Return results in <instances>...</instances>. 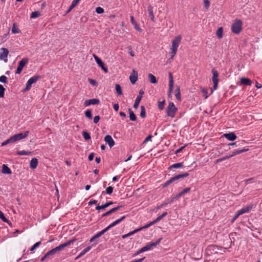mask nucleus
<instances>
[{
  "label": "nucleus",
  "mask_w": 262,
  "mask_h": 262,
  "mask_svg": "<svg viewBox=\"0 0 262 262\" xmlns=\"http://www.w3.org/2000/svg\"><path fill=\"white\" fill-rule=\"evenodd\" d=\"M181 39L182 37L181 35H178L176 37H175L174 39L172 41V45L170 49V59H172L174 56L176 55L178 50V48L181 42Z\"/></svg>",
  "instance_id": "f257e3e1"
},
{
  "label": "nucleus",
  "mask_w": 262,
  "mask_h": 262,
  "mask_svg": "<svg viewBox=\"0 0 262 262\" xmlns=\"http://www.w3.org/2000/svg\"><path fill=\"white\" fill-rule=\"evenodd\" d=\"M76 241L75 238L72 239L71 240H69V241L60 244L59 246L56 247L55 248L52 249V250H50L48 252V254L50 255V256L54 255L57 252L62 250L65 247L70 245L71 244H73L75 241Z\"/></svg>",
  "instance_id": "f03ea898"
},
{
  "label": "nucleus",
  "mask_w": 262,
  "mask_h": 262,
  "mask_svg": "<svg viewBox=\"0 0 262 262\" xmlns=\"http://www.w3.org/2000/svg\"><path fill=\"white\" fill-rule=\"evenodd\" d=\"M242 21L240 19H236L231 26L232 32L235 34H239L242 29Z\"/></svg>",
  "instance_id": "7ed1b4c3"
},
{
  "label": "nucleus",
  "mask_w": 262,
  "mask_h": 262,
  "mask_svg": "<svg viewBox=\"0 0 262 262\" xmlns=\"http://www.w3.org/2000/svg\"><path fill=\"white\" fill-rule=\"evenodd\" d=\"M211 72L212 73V81L213 84V88L211 89V93H212L214 90L217 88L219 83V73L217 70L214 68L212 69Z\"/></svg>",
  "instance_id": "20e7f679"
},
{
  "label": "nucleus",
  "mask_w": 262,
  "mask_h": 262,
  "mask_svg": "<svg viewBox=\"0 0 262 262\" xmlns=\"http://www.w3.org/2000/svg\"><path fill=\"white\" fill-rule=\"evenodd\" d=\"M29 133V131H26L24 133H20L17 134H15L14 136L11 137V140L13 143H14L17 141H19L26 138L28 136Z\"/></svg>",
  "instance_id": "39448f33"
},
{
  "label": "nucleus",
  "mask_w": 262,
  "mask_h": 262,
  "mask_svg": "<svg viewBox=\"0 0 262 262\" xmlns=\"http://www.w3.org/2000/svg\"><path fill=\"white\" fill-rule=\"evenodd\" d=\"M177 111V108L175 106L173 102H170L167 108V114L168 116L171 118L174 117L175 114Z\"/></svg>",
  "instance_id": "423d86ee"
},
{
  "label": "nucleus",
  "mask_w": 262,
  "mask_h": 262,
  "mask_svg": "<svg viewBox=\"0 0 262 262\" xmlns=\"http://www.w3.org/2000/svg\"><path fill=\"white\" fill-rule=\"evenodd\" d=\"M39 78L40 76L39 75H35L34 76L31 77L28 80L24 91H28L30 90L32 87V85L35 83Z\"/></svg>",
  "instance_id": "0eeeda50"
},
{
  "label": "nucleus",
  "mask_w": 262,
  "mask_h": 262,
  "mask_svg": "<svg viewBox=\"0 0 262 262\" xmlns=\"http://www.w3.org/2000/svg\"><path fill=\"white\" fill-rule=\"evenodd\" d=\"M162 238H160L158 239L157 241L155 242H151L150 243L147 244L146 246L142 247L141 249H142L143 252H145L148 250H150L151 249V248L154 247H156L159 244L161 241Z\"/></svg>",
  "instance_id": "6e6552de"
},
{
  "label": "nucleus",
  "mask_w": 262,
  "mask_h": 262,
  "mask_svg": "<svg viewBox=\"0 0 262 262\" xmlns=\"http://www.w3.org/2000/svg\"><path fill=\"white\" fill-rule=\"evenodd\" d=\"M28 59L27 58H23V59H21L19 62L17 70L15 72V74H19L21 72L23 68L28 63Z\"/></svg>",
  "instance_id": "1a4fd4ad"
},
{
  "label": "nucleus",
  "mask_w": 262,
  "mask_h": 262,
  "mask_svg": "<svg viewBox=\"0 0 262 262\" xmlns=\"http://www.w3.org/2000/svg\"><path fill=\"white\" fill-rule=\"evenodd\" d=\"M9 54V51L7 48H2L0 49V60L7 62V57Z\"/></svg>",
  "instance_id": "9d476101"
},
{
  "label": "nucleus",
  "mask_w": 262,
  "mask_h": 262,
  "mask_svg": "<svg viewBox=\"0 0 262 262\" xmlns=\"http://www.w3.org/2000/svg\"><path fill=\"white\" fill-rule=\"evenodd\" d=\"M168 75H169L168 94L169 95H170L173 91L174 81H173V77H172V74L171 72L169 73Z\"/></svg>",
  "instance_id": "9b49d317"
},
{
  "label": "nucleus",
  "mask_w": 262,
  "mask_h": 262,
  "mask_svg": "<svg viewBox=\"0 0 262 262\" xmlns=\"http://www.w3.org/2000/svg\"><path fill=\"white\" fill-rule=\"evenodd\" d=\"M144 91L143 90H140L138 96L137 97L135 102L134 104V107L137 108L139 104V103L142 98L143 95L144 94Z\"/></svg>",
  "instance_id": "f8f14e48"
},
{
  "label": "nucleus",
  "mask_w": 262,
  "mask_h": 262,
  "mask_svg": "<svg viewBox=\"0 0 262 262\" xmlns=\"http://www.w3.org/2000/svg\"><path fill=\"white\" fill-rule=\"evenodd\" d=\"M138 79V72L133 70L129 76V80L132 84H135Z\"/></svg>",
  "instance_id": "ddd939ff"
},
{
  "label": "nucleus",
  "mask_w": 262,
  "mask_h": 262,
  "mask_svg": "<svg viewBox=\"0 0 262 262\" xmlns=\"http://www.w3.org/2000/svg\"><path fill=\"white\" fill-rule=\"evenodd\" d=\"M188 176H189V173L188 172H185V173H184L182 174H180L177 175L169 179V181L171 184L172 183L175 182L176 181H177L181 178H184L187 177Z\"/></svg>",
  "instance_id": "4468645a"
},
{
  "label": "nucleus",
  "mask_w": 262,
  "mask_h": 262,
  "mask_svg": "<svg viewBox=\"0 0 262 262\" xmlns=\"http://www.w3.org/2000/svg\"><path fill=\"white\" fill-rule=\"evenodd\" d=\"M98 242H96L95 244H93L92 245V246H88L86 248H85L84 249H83L78 255V256L76 257L75 259L77 260L78 259V258H79L80 257H82L83 255H84L86 252H88V251H89L92 247L94 246H95L97 244Z\"/></svg>",
  "instance_id": "2eb2a0df"
},
{
  "label": "nucleus",
  "mask_w": 262,
  "mask_h": 262,
  "mask_svg": "<svg viewBox=\"0 0 262 262\" xmlns=\"http://www.w3.org/2000/svg\"><path fill=\"white\" fill-rule=\"evenodd\" d=\"M100 103V100L98 99H91L89 100H86L84 101V105L85 106H88L90 105H96Z\"/></svg>",
  "instance_id": "dca6fc26"
},
{
  "label": "nucleus",
  "mask_w": 262,
  "mask_h": 262,
  "mask_svg": "<svg viewBox=\"0 0 262 262\" xmlns=\"http://www.w3.org/2000/svg\"><path fill=\"white\" fill-rule=\"evenodd\" d=\"M108 230L107 229V228L106 227L105 228H104V229H103L102 230H101V231L98 232L97 233H96L95 235H94L90 239V242H93L94 241H95L97 238H98V237H100L102 235H103L104 233H105L107 231H108Z\"/></svg>",
  "instance_id": "f3484780"
},
{
  "label": "nucleus",
  "mask_w": 262,
  "mask_h": 262,
  "mask_svg": "<svg viewBox=\"0 0 262 262\" xmlns=\"http://www.w3.org/2000/svg\"><path fill=\"white\" fill-rule=\"evenodd\" d=\"M253 208L252 205H250L248 206H246L244 208H243L242 209L238 210L237 211L238 214L239 215H242L244 213H248Z\"/></svg>",
  "instance_id": "a211bd4d"
},
{
  "label": "nucleus",
  "mask_w": 262,
  "mask_h": 262,
  "mask_svg": "<svg viewBox=\"0 0 262 262\" xmlns=\"http://www.w3.org/2000/svg\"><path fill=\"white\" fill-rule=\"evenodd\" d=\"M223 136L229 141H234L236 139V135L233 132L224 134Z\"/></svg>",
  "instance_id": "6ab92c4d"
},
{
  "label": "nucleus",
  "mask_w": 262,
  "mask_h": 262,
  "mask_svg": "<svg viewBox=\"0 0 262 262\" xmlns=\"http://www.w3.org/2000/svg\"><path fill=\"white\" fill-rule=\"evenodd\" d=\"M104 141L108 144L109 146L111 148L115 145V142L112 137L110 135H106L104 137Z\"/></svg>",
  "instance_id": "aec40b11"
},
{
  "label": "nucleus",
  "mask_w": 262,
  "mask_h": 262,
  "mask_svg": "<svg viewBox=\"0 0 262 262\" xmlns=\"http://www.w3.org/2000/svg\"><path fill=\"white\" fill-rule=\"evenodd\" d=\"M114 203H115L113 201H109L102 205H97L96 207V209L97 210H103L105 209L106 208L108 207V206H110V205L114 204Z\"/></svg>",
  "instance_id": "412c9836"
},
{
  "label": "nucleus",
  "mask_w": 262,
  "mask_h": 262,
  "mask_svg": "<svg viewBox=\"0 0 262 262\" xmlns=\"http://www.w3.org/2000/svg\"><path fill=\"white\" fill-rule=\"evenodd\" d=\"M125 217L126 216L125 215L122 216L120 219L113 222L112 223H111L110 225H109L107 227H106V228H107L108 230H109L111 228L115 226L116 225H117V224H118L120 222H121L125 218Z\"/></svg>",
  "instance_id": "4be33fe9"
},
{
  "label": "nucleus",
  "mask_w": 262,
  "mask_h": 262,
  "mask_svg": "<svg viewBox=\"0 0 262 262\" xmlns=\"http://www.w3.org/2000/svg\"><path fill=\"white\" fill-rule=\"evenodd\" d=\"M190 190V188L187 187L185 189H184L182 191L180 192L178 194H177L174 196V198L176 199H178L180 197H181L182 195H184L185 194L187 193V192H189Z\"/></svg>",
  "instance_id": "5701e85b"
},
{
  "label": "nucleus",
  "mask_w": 262,
  "mask_h": 262,
  "mask_svg": "<svg viewBox=\"0 0 262 262\" xmlns=\"http://www.w3.org/2000/svg\"><path fill=\"white\" fill-rule=\"evenodd\" d=\"M147 11L149 14V17L150 18L152 21L155 22L156 20L153 12V7H152L151 5L148 6L147 7Z\"/></svg>",
  "instance_id": "b1692460"
},
{
  "label": "nucleus",
  "mask_w": 262,
  "mask_h": 262,
  "mask_svg": "<svg viewBox=\"0 0 262 262\" xmlns=\"http://www.w3.org/2000/svg\"><path fill=\"white\" fill-rule=\"evenodd\" d=\"M241 84L244 85H251L252 84L251 80L247 78L242 77L241 78Z\"/></svg>",
  "instance_id": "393cba45"
},
{
  "label": "nucleus",
  "mask_w": 262,
  "mask_h": 262,
  "mask_svg": "<svg viewBox=\"0 0 262 262\" xmlns=\"http://www.w3.org/2000/svg\"><path fill=\"white\" fill-rule=\"evenodd\" d=\"M122 207V206H118L117 207H114L112 209H111V210H110L109 211L106 212L105 213H103L102 215V217H105L106 216H107L110 214H111V213L118 210L121 207Z\"/></svg>",
  "instance_id": "a878e982"
},
{
  "label": "nucleus",
  "mask_w": 262,
  "mask_h": 262,
  "mask_svg": "<svg viewBox=\"0 0 262 262\" xmlns=\"http://www.w3.org/2000/svg\"><path fill=\"white\" fill-rule=\"evenodd\" d=\"M249 150V149L247 148H244L243 149H239V150H234L232 152V154L229 155L230 156H231V158L236 155H238V154H240L241 153H243L244 152H246V151H247Z\"/></svg>",
  "instance_id": "bb28decb"
},
{
  "label": "nucleus",
  "mask_w": 262,
  "mask_h": 262,
  "mask_svg": "<svg viewBox=\"0 0 262 262\" xmlns=\"http://www.w3.org/2000/svg\"><path fill=\"white\" fill-rule=\"evenodd\" d=\"M130 21L132 24L134 26V27L136 30L139 32H141L142 31V30L139 27L137 23L135 20L134 16H130Z\"/></svg>",
  "instance_id": "cd10ccee"
},
{
  "label": "nucleus",
  "mask_w": 262,
  "mask_h": 262,
  "mask_svg": "<svg viewBox=\"0 0 262 262\" xmlns=\"http://www.w3.org/2000/svg\"><path fill=\"white\" fill-rule=\"evenodd\" d=\"M38 164V160L35 158H32L30 161V166L32 169H35L36 168Z\"/></svg>",
  "instance_id": "c85d7f7f"
},
{
  "label": "nucleus",
  "mask_w": 262,
  "mask_h": 262,
  "mask_svg": "<svg viewBox=\"0 0 262 262\" xmlns=\"http://www.w3.org/2000/svg\"><path fill=\"white\" fill-rule=\"evenodd\" d=\"M80 0H73L72 3L71 5L70 6L69 9H68L66 13H69L79 3Z\"/></svg>",
  "instance_id": "c756f323"
},
{
  "label": "nucleus",
  "mask_w": 262,
  "mask_h": 262,
  "mask_svg": "<svg viewBox=\"0 0 262 262\" xmlns=\"http://www.w3.org/2000/svg\"><path fill=\"white\" fill-rule=\"evenodd\" d=\"M2 172L5 174L11 173V170L6 165L3 164L2 166Z\"/></svg>",
  "instance_id": "7c9ffc66"
},
{
  "label": "nucleus",
  "mask_w": 262,
  "mask_h": 262,
  "mask_svg": "<svg viewBox=\"0 0 262 262\" xmlns=\"http://www.w3.org/2000/svg\"><path fill=\"white\" fill-rule=\"evenodd\" d=\"M167 212H163L161 215H159L155 220L152 221L151 223H152L153 225L156 224V223L160 221L161 219H162L164 216H165L167 215Z\"/></svg>",
  "instance_id": "2f4dec72"
},
{
  "label": "nucleus",
  "mask_w": 262,
  "mask_h": 262,
  "mask_svg": "<svg viewBox=\"0 0 262 262\" xmlns=\"http://www.w3.org/2000/svg\"><path fill=\"white\" fill-rule=\"evenodd\" d=\"M149 81L153 84L157 83V80L156 77L152 74H149L148 75Z\"/></svg>",
  "instance_id": "473e14b6"
},
{
  "label": "nucleus",
  "mask_w": 262,
  "mask_h": 262,
  "mask_svg": "<svg viewBox=\"0 0 262 262\" xmlns=\"http://www.w3.org/2000/svg\"><path fill=\"white\" fill-rule=\"evenodd\" d=\"M94 58L95 60V61L97 63L100 67H102V66L104 64V63L102 61V60L96 55H93Z\"/></svg>",
  "instance_id": "72a5a7b5"
},
{
  "label": "nucleus",
  "mask_w": 262,
  "mask_h": 262,
  "mask_svg": "<svg viewBox=\"0 0 262 262\" xmlns=\"http://www.w3.org/2000/svg\"><path fill=\"white\" fill-rule=\"evenodd\" d=\"M113 189H114V187H113L112 186H109L107 188H106L105 191H103L102 192V195H103L105 193L110 195L113 193Z\"/></svg>",
  "instance_id": "f704fd0d"
},
{
  "label": "nucleus",
  "mask_w": 262,
  "mask_h": 262,
  "mask_svg": "<svg viewBox=\"0 0 262 262\" xmlns=\"http://www.w3.org/2000/svg\"><path fill=\"white\" fill-rule=\"evenodd\" d=\"M175 96H176V97L177 100L181 101V97L180 89L179 86L177 87V89L176 90Z\"/></svg>",
  "instance_id": "c9c22d12"
},
{
  "label": "nucleus",
  "mask_w": 262,
  "mask_h": 262,
  "mask_svg": "<svg viewBox=\"0 0 262 262\" xmlns=\"http://www.w3.org/2000/svg\"><path fill=\"white\" fill-rule=\"evenodd\" d=\"M139 231V229H135V230H133V231L129 232V233H128L126 234L123 235L122 237V238L124 239L129 236L133 235L134 234H135Z\"/></svg>",
  "instance_id": "e433bc0d"
},
{
  "label": "nucleus",
  "mask_w": 262,
  "mask_h": 262,
  "mask_svg": "<svg viewBox=\"0 0 262 262\" xmlns=\"http://www.w3.org/2000/svg\"><path fill=\"white\" fill-rule=\"evenodd\" d=\"M223 29L222 27H220L218 28L216 32V35L219 38H222L223 37Z\"/></svg>",
  "instance_id": "4c0bfd02"
},
{
  "label": "nucleus",
  "mask_w": 262,
  "mask_h": 262,
  "mask_svg": "<svg viewBox=\"0 0 262 262\" xmlns=\"http://www.w3.org/2000/svg\"><path fill=\"white\" fill-rule=\"evenodd\" d=\"M129 113V119L132 121H135L136 120V116L135 114L134 113V112L132 111V110L130 108L128 109Z\"/></svg>",
  "instance_id": "58836bf2"
},
{
  "label": "nucleus",
  "mask_w": 262,
  "mask_h": 262,
  "mask_svg": "<svg viewBox=\"0 0 262 262\" xmlns=\"http://www.w3.org/2000/svg\"><path fill=\"white\" fill-rule=\"evenodd\" d=\"M183 163H178L171 165L169 168H179L183 167Z\"/></svg>",
  "instance_id": "ea45409f"
},
{
  "label": "nucleus",
  "mask_w": 262,
  "mask_h": 262,
  "mask_svg": "<svg viewBox=\"0 0 262 262\" xmlns=\"http://www.w3.org/2000/svg\"><path fill=\"white\" fill-rule=\"evenodd\" d=\"M40 15V13L39 11L33 12L30 16L31 18H36Z\"/></svg>",
  "instance_id": "a19ab883"
},
{
  "label": "nucleus",
  "mask_w": 262,
  "mask_h": 262,
  "mask_svg": "<svg viewBox=\"0 0 262 262\" xmlns=\"http://www.w3.org/2000/svg\"><path fill=\"white\" fill-rule=\"evenodd\" d=\"M31 153V152L30 151H26V150H20V151H18L17 152V154L18 155H20V156H24V155L28 156V155H30Z\"/></svg>",
  "instance_id": "79ce46f5"
},
{
  "label": "nucleus",
  "mask_w": 262,
  "mask_h": 262,
  "mask_svg": "<svg viewBox=\"0 0 262 262\" xmlns=\"http://www.w3.org/2000/svg\"><path fill=\"white\" fill-rule=\"evenodd\" d=\"M82 136L85 140H89L91 139L90 134L86 131H83L82 132Z\"/></svg>",
  "instance_id": "37998d69"
},
{
  "label": "nucleus",
  "mask_w": 262,
  "mask_h": 262,
  "mask_svg": "<svg viewBox=\"0 0 262 262\" xmlns=\"http://www.w3.org/2000/svg\"><path fill=\"white\" fill-rule=\"evenodd\" d=\"M140 116L141 118H143L145 117L146 116V112H145V108L144 106H141V112Z\"/></svg>",
  "instance_id": "c03bdc74"
},
{
  "label": "nucleus",
  "mask_w": 262,
  "mask_h": 262,
  "mask_svg": "<svg viewBox=\"0 0 262 262\" xmlns=\"http://www.w3.org/2000/svg\"><path fill=\"white\" fill-rule=\"evenodd\" d=\"M115 89H116V92L118 95H122V92L121 87L120 86V85L119 84H116Z\"/></svg>",
  "instance_id": "a18cd8bd"
},
{
  "label": "nucleus",
  "mask_w": 262,
  "mask_h": 262,
  "mask_svg": "<svg viewBox=\"0 0 262 262\" xmlns=\"http://www.w3.org/2000/svg\"><path fill=\"white\" fill-rule=\"evenodd\" d=\"M0 219L4 222L10 224V222L7 219V218L5 216L4 213L0 211Z\"/></svg>",
  "instance_id": "49530a36"
},
{
  "label": "nucleus",
  "mask_w": 262,
  "mask_h": 262,
  "mask_svg": "<svg viewBox=\"0 0 262 262\" xmlns=\"http://www.w3.org/2000/svg\"><path fill=\"white\" fill-rule=\"evenodd\" d=\"M11 31L14 34L20 33V30L16 27V26L15 24L13 25Z\"/></svg>",
  "instance_id": "de8ad7c7"
},
{
  "label": "nucleus",
  "mask_w": 262,
  "mask_h": 262,
  "mask_svg": "<svg viewBox=\"0 0 262 262\" xmlns=\"http://www.w3.org/2000/svg\"><path fill=\"white\" fill-rule=\"evenodd\" d=\"M5 89L4 88V86L0 84V97L3 98L5 95Z\"/></svg>",
  "instance_id": "09e8293b"
},
{
  "label": "nucleus",
  "mask_w": 262,
  "mask_h": 262,
  "mask_svg": "<svg viewBox=\"0 0 262 262\" xmlns=\"http://www.w3.org/2000/svg\"><path fill=\"white\" fill-rule=\"evenodd\" d=\"M85 115L87 118L90 119H92V112L90 110H88L85 112Z\"/></svg>",
  "instance_id": "8fccbe9b"
},
{
  "label": "nucleus",
  "mask_w": 262,
  "mask_h": 262,
  "mask_svg": "<svg viewBox=\"0 0 262 262\" xmlns=\"http://www.w3.org/2000/svg\"><path fill=\"white\" fill-rule=\"evenodd\" d=\"M41 242L39 241L38 242H37L31 248H30V251L31 252L33 251L36 248H37L40 244H41Z\"/></svg>",
  "instance_id": "3c124183"
},
{
  "label": "nucleus",
  "mask_w": 262,
  "mask_h": 262,
  "mask_svg": "<svg viewBox=\"0 0 262 262\" xmlns=\"http://www.w3.org/2000/svg\"><path fill=\"white\" fill-rule=\"evenodd\" d=\"M201 92L204 96L205 99H207L208 97V92L207 90L204 88L201 89Z\"/></svg>",
  "instance_id": "603ef678"
},
{
  "label": "nucleus",
  "mask_w": 262,
  "mask_h": 262,
  "mask_svg": "<svg viewBox=\"0 0 262 262\" xmlns=\"http://www.w3.org/2000/svg\"><path fill=\"white\" fill-rule=\"evenodd\" d=\"M153 225L152 223H151V222H150V223H149L148 224L145 225V226H143V227H141L139 228H138L137 229H139V231L142 230V229H145V228H147L149 227H150L151 226Z\"/></svg>",
  "instance_id": "864d4df0"
},
{
  "label": "nucleus",
  "mask_w": 262,
  "mask_h": 262,
  "mask_svg": "<svg viewBox=\"0 0 262 262\" xmlns=\"http://www.w3.org/2000/svg\"><path fill=\"white\" fill-rule=\"evenodd\" d=\"M7 78L5 75H2V76H0V82H1L7 83Z\"/></svg>",
  "instance_id": "5fc2aeb1"
},
{
  "label": "nucleus",
  "mask_w": 262,
  "mask_h": 262,
  "mask_svg": "<svg viewBox=\"0 0 262 262\" xmlns=\"http://www.w3.org/2000/svg\"><path fill=\"white\" fill-rule=\"evenodd\" d=\"M164 104H165V101L164 100H163L162 101L159 102H158V108L160 110H163L164 108Z\"/></svg>",
  "instance_id": "6e6d98bb"
},
{
  "label": "nucleus",
  "mask_w": 262,
  "mask_h": 262,
  "mask_svg": "<svg viewBox=\"0 0 262 262\" xmlns=\"http://www.w3.org/2000/svg\"><path fill=\"white\" fill-rule=\"evenodd\" d=\"M231 158V156H226L224 157H222V158H221L220 159H218L217 160H216V162H222L225 160H227V159H228L229 158Z\"/></svg>",
  "instance_id": "4d7b16f0"
},
{
  "label": "nucleus",
  "mask_w": 262,
  "mask_h": 262,
  "mask_svg": "<svg viewBox=\"0 0 262 262\" xmlns=\"http://www.w3.org/2000/svg\"><path fill=\"white\" fill-rule=\"evenodd\" d=\"M9 143H13L12 140H11V137L7 139V140H6L5 142H2L1 145L2 146H4Z\"/></svg>",
  "instance_id": "13d9d810"
},
{
  "label": "nucleus",
  "mask_w": 262,
  "mask_h": 262,
  "mask_svg": "<svg viewBox=\"0 0 262 262\" xmlns=\"http://www.w3.org/2000/svg\"><path fill=\"white\" fill-rule=\"evenodd\" d=\"M96 12L98 14H101L104 12V9L100 7H98L96 8Z\"/></svg>",
  "instance_id": "bf43d9fd"
},
{
  "label": "nucleus",
  "mask_w": 262,
  "mask_h": 262,
  "mask_svg": "<svg viewBox=\"0 0 262 262\" xmlns=\"http://www.w3.org/2000/svg\"><path fill=\"white\" fill-rule=\"evenodd\" d=\"M88 81L89 82H90V83L91 84H92V85L93 86H96L97 85V82L96 81V80H94V79H91V78H89L88 79Z\"/></svg>",
  "instance_id": "052dcab7"
},
{
  "label": "nucleus",
  "mask_w": 262,
  "mask_h": 262,
  "mask_svg": "<svg viewBox=\"0 0 262 262\" xmlns=\"http://www.w3.org/2000/svg\"><path fill=\"white\" fill-rule=\"evenodd\" d=\"M204 6L206 9H207L210 6V2L209 0H204Z\"/></svg>",
  "instance_id": "680f3d73"
},
{
  "label": "nucleus",
  "mask_w": 262,
  "mask_h": 262,
  "mask_svg": "<svg viewBox=\"0 0 262 262\" xmlns=\"http://www.w3.org/2000/svg\"><path fill=\"white\" fill-rule=\"evenodd\" d=\"M152 138V136L150 135L149 136H148L145 139V140H144L143 143V144H145L148 141H150L151 138Z\"/></svg>",
  "instance_id": "e2e57ef3"
},
{
  "label": "nucleus",
  "mask_w": 262,
  "mask_h": 262,
  "mask_svg": "<svg viewBox=\"0 0 262 262\" xmlns=\"http://www.w3.org/2000/svg\"><path fill=\"white\" fill-rule=\"evenodd\" d=\"M100 119V118L99 116H95L93 120L94 123L95 124L99 122Z\"/></svg>",
  "instance_id": "0e129e2a"
},
{
  "label": "nucleus",
  "mask_w": 262,
  "mask_h": 262,
  "mask_svg": "<svg viewBox=\"0 0 262 262\" xmlns=\"http://www.w3.org/2000/svg\"><path fill=\"white\" fill-rule=\"evenodd\" d=\"M186 145H185L184 146L179 148V149H178L176 151H175V154H178V153H180L185 147H186Z\"/></svg>",
  "instance_id": "69168bd1"
},
{
  "label": "nucleus",
  "mask_w": 262,
  "mask_h": 262,
  "mask_svg": "<svg viewBox=\"0 0 262 262\" xmlns=\"http://www.w3.org/2000/svg\"><path fill=\"white\" fill-rule=\"evenodd\" d=\"M128 53L130 54V55L132 57H134L135 56V54L133 52V51H132V48L130 47H129L128 48Z\"/></svg>",
  "instance_id": "338daca9"
},
{
  "label": "nucleus",
  "mask_w": 262,
  "mask_h": 262,
  "mask_svg": "<svg viewBox=\"0 0 262 262\" xmlns=\"http://www.w3.org/2000/svg\"><path fill=\"white\" fill-rule=\"evenodd\" d=\"M94 153H93V152L91 153L88 157V159L89 161H92L94 159Z\"/></svg>",
  "instance_id": "774afa93"
}]
</instances>
